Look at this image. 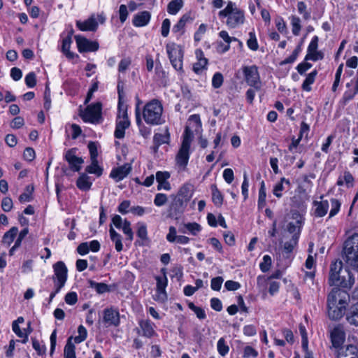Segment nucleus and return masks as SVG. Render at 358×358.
I'll return each instance as SVG.
<instances>
[{
	"instance_id": "2",
	"label": "nucleus",
	"mask_w": 358,
	"mask_h": 358,
	"mask_svg": "<svg viewBox=\"0 0 358 358\" xmlns=\"http://www.w3.org/2000/svg\"><path fill=\"white\" fill-rule=\"evenodd\" d=\"M343 264L341 260L336 259L330 264L328 283L330 286H335L341 289L350 290L355 282L353 273L349 268H345L346 275H341Z\"/></svg>"
},
{
	"instance_id": "16",
	"label": "nucleus",
	"mask_w": 358,
	"mask_h": 358,
	"mask_svg": "<svg viewBox=\"0 0 358 358\" xmlns=\"http://www.w3.org/2000/svg\"><path fill=\"white\" fill-rule=\"evenodd\" d=\"M185 203L178 196H172V200L166 209L168 218L178 220L184 212Z\"/></svg>"
},
{
	"instance_id": "50",
	"label": "nucleus",
	"mask_w": 358,
	"mask_h": 358,
	"mask_svg": "<svg viewBox=\"0 0 358 358\" xmlns=\"http://www.w3.org/2000/svg\"><path fill=\"white\" fill-rule=\"evenodd\" d=\"M292 31L294 36H299L301 29V20L296 15H292L290 17Z\"/></svg>"
},
{
	"instance_id": "40",
	"label": "nucleus",
	"mask_w": 358,
	"mask_h": 358,
	"mask_svg": "<svg viewBox=\"0 0 358 358\" xmlns=\"http://www.w3.org/2000/svg\"><path fill=\"white\" fill-rule=\"evenodd\" d=\"M302 44H303V40H301V41L296 46V48L293 50L292 53L289 57H287V58H285V59L282 60L280 62V64H279L280 66H284L287 64L294 63L296 60L299 55L301 53V52L302 50V48H301Z\"/></svg>"
},
{
	"instance_id": "29",
	"label": "nucleus",
	"mask_w": 358,
	"mask_h": 358,
	"mask_svg": "<svg viewBox=\"0 0 358 358\" xmlns=\"http://www.w3.org/2000/svg\"><path fill=\"white\" fill-rule=\"evenodd\" d=\"M129 126L130 121L129 119H116L114 137L117 139L123 138L125 136V131Z\"/></svg>"
},
{
	"instance_id": "39",
	"label": "nucleus",
	"mask_w": 358,
	"mask_h": 358,
	"mask_svg": "<svg viewBox=\"0 0 358 358\" xmlns=\"http://www.w3.org/2000/svg\"><path fill=\"white\" fill-rule=\"evenodd\" d=\"M18 233V228L17 227H12L9 230L6 231L2 237V243L10 246L14 241Z\"/></svg>"
},
{
	"instance_id": "46",
	"label": "nucleus",
	"mask_w": 358,
	"mask_h": 358,
	"mask_svg": "<svg viewBox=\"0 0 358 358\" xmlns=\"http://www.w3.org/2000/svg\"><path fill=\"white\" fill-rule=\"evenodd\" d=\"M183 6L182 0H171L167 5V12L170 15H176Z\"/></svg>"
},
{
	"instance_id": "17",
	"label": "nucleus",
	"mask_w": 358,
	"mask_h": 358,
	"mask_svg": "<svg viewBox=\"0 0 358 358\" xmlns=\"http://www.w3.org/2000/svg\"><path fill=\"white\" fill-rule=\"evenodd\" d=\"M103 323L106 327H117L120 324V315L117 308L113 306L103 311Z\"/></svg>"
},
{
	"instance_id": "49",
	"label": "nucleus",
	"mask_w": 358,
	"mask_h": 358,
	"mask_svg": "<svg viewBox=\"0 0 358 358\" xmlns=\"http://www.w3.org/2000/svg\"><path fill=\"white\" fill-rule=\"evenodd\" d=\"M187 306L196 314L198 319L204 320L206 318V314L203 308L196 306L193 302H189Z\"/></svg>"
},
{
	"instance_id": "21",
	"label": "nucleus",
	"mask_w": 358,
	"mask_h": 358,
	"mask_svg": "<svg viewBox=\"0 0 358 358\" xmlns=\"http://www.w3.org/2000/svg\"><path fill=\"white\" fill-rule=\"evenodd\" d=\"M76 25L81 31H96L99 27L97 20L94 17V15H92L84 21L77 20Z\"/></svg>"
},
{
	"instance_id": "35",
	"label": "nucleus",
	"mask_w": 358,
	"mask_h": 358,
	"mask_svg": "<svg viewBox=\"0 0 358 358\" xmlns=\"http://www.w3.org/2000/svg\"><path fill=\"white\" fill-rule=\"evenodd\" d=\"M317 74L318 71L315 69L306 75V77L301 85V90L303 91L307 92L312 91L311 85L315 83Z\"/></svg>"
},
{
	"instance_id": "20",
	"label": "nucleus",
	"mask_w": 358,
	"mask_h": 358,
	"mask_svg": "<svg viewBox=\"0 0 358 358\" xmlns=\"http://www.w3.org/2000/svg\"><path fill=\"white\" fill-rule=\"evenodd\" d=\"M131 170V164L130 163H124L121 166L113 168L109 177L117 182L127 177Z\"/></svg>"
},
{
	"instance_id": "11",
	"label": "nucleus",
	"mask_w": 358,
	"mask_h": 358,
	"mask_svg": "<svg viewBox=\"0 0 358 358\" xmlns=\"http://www.w3.org/2000/svg\"><path fill=\"white\" fill-rule=\"evenodd\" d=\"M54 274L52 279L54 285L64 287L68 279V268L65 263L62 261H59L55 263L52 266Z\"/></svg>"
},
{
	"instance_id": "56",
	"label": "nucleus",
	"mask_w": 358,
	"mask_h": 358,
	"mask_svg": "<svg viewBox=\"0 0 358 358\" xmlns=\"http://www.w3.org/2000/svg\"><path fill=\"white\" fill-rule=\"evenodd\" d=\"M43 100V107L48 111L51 107V91L48 83H46L45 85Z\"/></svg>"
},
{
	"instance_id": "60",
	"label": "nucleus",
	"mask_w": 358,
	"mask_h": 358,
	"mask_svg": "<svg viewBox=\"0 0 358 358\" xmlns=\"http://www.w3.org/2000/svg\"><path fill=\"white\" fill-rule=\"evenodd\" d=\"M121 229L127 236V240L131 241L134 238V233L131 227V222L125 219L123 222V227Z\"/></svg>"
},
{
	"instance_id": "62",
	"label": "nucleus",
	"mask_w": 358,
	"mask_h": 358,
	"mask_svg": "<svg viewBox=\"0 0 358 358\" xmlns=\"http://www.w3.org/2000/svg\"><path fill=\"white\" fill-rule=\"evenodd\" d=\"M87 148L90 155V160L98 159V143L90 141Z\"/></svg>"
},
{
	"instance_id": "45",
	"label": "nucleus",
	"mask_w": 358,
	"mask_h": 358,
	"mask_svg": "<svg viewBox=\"0 0 358 358\" xmlns=\"http://www.w3.org/2000/svg\"><path fill=\"white\" fill-rule=\"evenodd\" d=\"M72 336L67 339V342L64 349V358H76V346L71 342Z\"/></svg>"
},
{
	"instance_id": "34",
	"label": "nucleus",
	"mask_w": 358,
	"mask_h": 358,
	"mask_svg": "<svg viewBox=\"0 0 358 358\" xmlns=\"http://www.w3.org/2000/svg\"><path fill=\"white\" fill-rule=\"evenodd\" d=\"M171 135L169 129L166 128L164 134L155 133L153 136V144L155 145L156 148H159L163 144H169L170 143Z\"/></svg>"
},
{
	"instance_id": "5",
	"label": "nucleus",
	"mask_w": 358,
	"mask_h": 358,
	"mask_svg": "<svg viewBox=\"0 0 358 358\" xmlns=\"http://www.w3.org/2000/svg\"><path fill=\"white\" fill-rule=\"evenodd\" d=\"M218 16L221 20L227 18L226 24L233 29L243 24L245 21L244 11L232 1L228 2L227 6L219 12Z\"/></svg>"
},
{
	"instance_id": "52",
	"label": "nucleus",
	"mask_w": 358,
	"mask_h": 358,
	"mask_svg": "<svg viewBox=\"0 0 358 358\" xmlns=\"http://www.w3.org/2000/svg\"><path fill=\"white\" fill-rule=\"evenodd\" d=\"M78 335L76 336L73 338L74 342L76 344H79V343L85 341L87 337V331L86 328L82 324L78 326Z\"/></svg>"
},
{
	"instance_id": "37",
	"label": "nucleus",
	"mask_w": 358,
	"mask_h": 358,
	"mask_svg": "<svg viewBox=\"0 0 358 358\" xmlns=\"http://www.w3.org/2000/svg\"><path fill=\"white\" fill-rule=\"evenodd\" d=\"M292 201V207L296 208V210H292V217L294 218L296 217L299 215V211H305L306 209V205L305 201L302 199L297 198L296 196H293L291 199Z\"/></svg>"
},
{
	"instance_id": "7",
	"label": "nucleus",
	"mask_w": 358,
	"mask_h": 358,
	"mask_svg": "<svg viewBox=\"0 0 358 358\" xmlns=\"http://www.w3.org/2000/svg\"><path fill=\"white\" fill-rule=\"evenodd\" d=\"M166 50L173 68L180 73H184L182 47L175 43H169L166 45Z\"/></svg>"
},
{
	"instance_id": "57",
	"label": "nucleus",
	"mask_w": 358,
	"mask_h": 358,
	"mask_svg": "<svg viewBox=\"0 0 358 358\" xmlns=\"http://www.w3.org/2000/svg\"><path fill=\"white\" fill-rule=\"evenodd\" d=\"M258 355V351L250 345H246L243 349V358H257Z\"/></svg>"
},
{
	"instance_id": "12",
	"label": "nucleus",
	"mask_w": 358,
	"mask_h": 358,
	"mask_svg": "<svg viewBox=\"0 0 358 358\" xmlns=\"http://www.w3.org/2000/svg\"><path fill=\"white\" fill-rule=\"evenodd\" d=\"M124 83L120 78L117 80V91L118 96V102H117V114L116 119H129L127 109L128 106L125 103L124 97L125 94L124 92Z\"/></svg>"
},
{
	"instance_id": "23",
	"label": "nucleus",
	"mask_w": 358,
	"mask_h": 358,
	"mask_svg": "<svg viewBox=\"0 0 358 358\" xmlns=\"http://www.w3.org/2000/svg\"><path fill=\"white\" fill-rule=\"evenodd\" d=\"M162 275H156L155 279L156 280V292L159 294L166 295V288L168 286V278L166 276L167 269L166 268H162L160 270Z\"/></svg>"
},
{
	"instance_id": "30",
	"label": "nucleus",
	"mask_w": 358,
	"mask_h": 358,
	"mask_svg": "<svg viewBox=\"0 0 358 358\" xmlns=\"http://www.w3.org/2000/svg\"><path fill=\"white\" fill-rule=\"evenodd\" d=\"M290 187L291 182L290 180L282 177L277 182L273 187L272 192L273 195L278 199H280L283 196V191L285 189V186Z\"/></svg>"
},
{
	"instance_id": "9",
	"label": "nucleus",
	"mask_w": 358,
	"mask_h": 358,
	"mask_svg": "<svg viewBox=\"0 0 358 358\" xmlns=\"http://www.w3.org/2000/svg\"><path fill=\"white\" fill-rule=\"evenodd\" d=\"M73 34L74 29L72 25L70 24L64 31L60 34L59 36L62 38L60 51L69 60H73L79 58V55L78 54L70 50L71 45L73 43L72 37Z\"/></svg>"
},
{
	"instance_id": "47",
	"label": "nucleus",
	"mask_w": 358,
	"mask_h": 358,
	"mask_svg": "<svg viewBox=\"0 0 358 358\" xmlns=\"http://www.w3.org/2000/svg\"><path fill=\"white\" fill-rule=\"evenodd\" d=\"M266 190L265 187V182L264 180H262L260 182V187L259 189V195H258V201H257V205L259 208H263L265 207L266 203Z\"/></svg>"
},
{
	"instance_id": "53",
	"label": "nucleus",
	"mask_w": 358,
	"mask_h": 358,
	"mask_svg": "<svg viewBox=\"0 0 358 358\" xmlns=\"http://www.w3.org/2000/svg\"><path fill=\"white\" fill-rule=\"evenodd\" d=\"M12 329L13 331V332L20 338H22V342L23 343H25L27 342L28 341V336H29V334L30 333L31 330L29 331L28 333H24L22 331L19 324H17L16 322H13V324H12Z\"/></svg>"
},
{
	"instance_id": "41",
	"label": "nucleus",
	"mask_w": 358,
	"mask_h": 358,
	"mask_svg": "<svg viewBox=\"0 0 358 358\" xmlns=\"http://www.w3.org/2000/svg\"><path fill=\"white\" fill-rule=\"evenodd\" d=\"M192 194L190 193V185L189 184H184L178 190L177 195L182 199L183 203L188 202L192 198Z\"/></svg>"
},
{
	"instance_id": "3",
	"label": "nucleus",
	"mask_w": 358,
	"mask_h": 358,
	"mask_svg": "<svg viewBox=\"0 0 358 358\" xmlns=\"http://www.w3.org/2000/svg\"><path fill=\"white\" fill-rule=\"evenodd\" d=\"M163 111L162 101L157 99H152L144 105L141 111V116L146 124L157 126L164 122L162 117Z\"/></svg>"
},
{
	"instance_id": "43",
	"label": "nucleus",
	"mask_w": 358,
	"mask_h": 358,
	"mask_svg": "<svg viewBox=\"0 0 358 358\" xmlns=\"http://www.w3.org/2000/svg\"><path fill=\"white\" fill-rule=\"evenodd\" d=\"M110 239L115 243V250L117 252H121L123 250V245L122 242V236L118 234L112 227L109 229Z\"/></svg>"
},
{
	"instance_id": "26",
	"label": "nucleus",
	"mask_w": 358,
	"mask_h": 358,
	"mask_svg": "<svg viewBox=\"0 0 358 358\" xmlns=\"http://www.w3.org/2000/svg\"><path fill=\"white\" fill-rule=\"evenodd\" d=\"M151 20V13L143 10L135 14L132 19V24L135 27H143L148 25Z\"/></svg>"
},
{
	"instance_id": "42",
	"label": "nucleus",
	"mask_w": 358,
	"mask_h": 358,
	"mask_svg": "<svg viewBox=\"0 0 358 358\" xmlns=\"http://www.w3.org/2000/svg\"><path fill=\"white\" fill-rule=\"evenodd\" d=\"M89 287L95 289L97 294H101L110 291V286L104 282H97L92 280L88 281Z\"/></svg>"
},
{
	"instance_id": "13",
	"label": "nucleus",
	"mask_w": 358,
	"mask_h": 358,
	"mask_svg": "<svg viewBox=\"0 0 358 358\" xmlns=\"http://www.w3.org/2000/svg\"><path fill=\"white\" fill-rule=\"evenodd\" d=\"M138 327L136 329L138 336L146 338H152L157 336L155 330V324L150 319H141L138 320Z\"/></svg>"
},
{
	"instance_id": "22",
	"label": "nucleus",
	"mask_w": 358,
	"mask_h": 358,
	"mask_svg": "<svg viewBox=\"0 0 358 358\" xmlns=\"http://www.w3.org/2000/svg\"><path fill=\"white\" fill-rule=\"evenodd\" d=\"M141 101L138 99V102L136 105L135 108V116H136V122L139 129L140 134L144 138H147L151 134V128L143 124L142 122V118L141 116V110L139 108V103Z\"/></svg>"
},
{
	"instance_id": "8",
	"label": "nucleus",
	"mask_w": 358,
	"mask_h": 358,
	"mask_svg": "<svg viewBox=\"0 0 358 358\" xmlns=\"http://www.w3.org/2000/svg\"><path fill=\"white\" fill-rule=\"evenodd\" d=\"M102 110V103L96 101L88 104L85 110L80 113V117L85 123L99 124L103 121Z\"/></svg>"
},
{
	"instance_id": "4",
	"label": "nucleus",
	"mask_w": 358,
	"mask_h": 358,
	"mask_svg": "<svg viewBox=\"0 0 358 358\" xmlns=\"http://www.w3.org/2000/svg\"><path fill=\"white\" fill-rule=\"evenodd\" d=\"M342 255L347 265L358 271V234L349 236L343 244Z\"/></svg>"
},
{
	"instance_id": "19",
	"label": "nucleus",
	"mask_w": 358,
	"mask_h": 358,
	"mask_svg": "<svg viewBox=\"0 0 358 358\" xmlns=\"http://www.w3.org/2000/svg\"><path fill=\"white\" fill-rule=\"evenodd\" d=\"M194 17L192 16V13L188 12L183 14L178 22L173 26L172 32L176 35L177 39H179L185 33L187 24L193 22Z\"/></svg>"
},
{
	"instance_id": "14",
	"label": "nucleus",
	"mask_w": 358,
	"mask_h": 358,
	"mask_svg": "<svg viewBox=\"0 0 358 358\" xmlns=\"http://www.w3.org/2000/svg\"><path fill=\"white\" fill-rule=\"evenodd\" d=\"M78 51L80 54L96 52L99 49V43L96 41H92L81 35H75Z\"/></svg>"
},
{
	"instance_id": "36",
	"label": "nucleus",
	"mask_w": 358,
	"mask_h": 358,
	"mask_svg": "<svg viewBox=\"0 0 358 358\" xmlns=\"http://www.w3.org/2000/svg\"><path fill=\"white\" fill-rule=\"evenodd\" d=\"M91 163L85 168V172L88 174H94L97 178L102 176L103 168L99 164L98 159L90 160Z\"/></svg>"
},
{
	"instance_id": "24",
	"label": "nucleus",
	"mask_w": 358,
	"mask_h": 358,
	"mask_svg": "<svg viewBox=\"0 0 358 358\" xmlns=\"http://www.w3.org/2000/svg\"><path fill=\"white\" fill-rule=\"evenodd\" d=\"M313 206L314 208L313 209L312 215L314 217H323L327 214L329 207L327 200L313 201Z\"/></svg>"
},
{
	"instance_id": "6",
	"label": "nucleus",
	"mask_w": 358,
	"mask_h": 358,
	"mask_svg": "<svg viewBox=\"0 0 358 358\" xmlns=\"http://www.w3.org/2000/svg\"><path fill=\"white\" fill-rule=\"evenodd\" d=\"M193 138V131L189 126H186L182 134L181 146L176 155L177 162L181 166H186L188 164Z\"/></svg>"
},
{
	"instance_id": "18",
	"label": "nucleus",
	"mask_w": 358,
	"mask_h": 358,
	"mask_svg": "<svg viewBox=\"0 0 358 358\" xmlns=\"http://www.w3.org/2000/svg\"><path fill=\"white\" fill-rule=\"evenodd\" d=\"M76 151L77 148H71L64 155V159L68 162L69 169L73 172H79L84 162L82 157L76 156Z\"/></svg>"
},
{
	"instance_id": "61",
	"label": "nucleus",
	"mask_w": 358,
	"mask_h": 358,
	"mask_svg": "<svg viewBox=\"0 0 358 358\" xmlns=\"http://www.w3.org/2000/svg\"><path fill=\"white\" fill-rule=\"evenodd\" d=\"M208 59H203V61H197L193 64L192 70L196 74H201L204 69H207Z\"/></svg>"
},
{
	"instance_id": "51",
	"label": "nucleus",
	"mask_w": 358,
	"mask_h": 358,
	"mask_svg": "<svg viewBox=\"0 0 358 358\" xmlns=\"http://www.w3.org/2000/svg\"><path fill=\"white\" fill-rule=\"evenodd\" d=\"M331 202V210L329 214V218H331L336 215L341 209V201L335 198H331L330 199Z\"/></svg>"
},
{
	"instance_id": "31",
	"label": "nucleus",
	"mask_w": 358,
	"mask_h": 358,
	"mask_svg": "<svg viewBox=\"0 0 358 358\" xmlns=\"http://www.w3.org/2000/svg\"><path fill=\"white\" fill-rule=\"evenodd\" d=\"M91 178L85 173H82L76 180V184L77 187L84 192L89 191L92 185Z\"/></svg>"
},
{
	"instance_id": "27",
	"label": "nucleus",
	"mask_w": 358,
	"mask_h": 358,
	"mask_svg": "<svg viewBox=\"0 0 358 358\" xmlns=\"http://www.w3.org/2000/svg\"><path fill=\"white\" fill-rule=\"evenodd\" d=\"M357 94H358V69L357 71V78L355 80V83L354 87L352 89H347L344 92L341 99L339 101V103L343 106H346L350 101L354 99V98L356 96V95Z\"/></svg>"
},
{
	"instance_id": "63",
	"label": "nucleus",
	"mask_w": 358,
	"mask_h": 358,
	"mask_svg": "<svg viewBox=\"0 0 358 358\" xmlns=\"http://www.w3.org/2000/svg\"><path fill=\"white\" fill-rule=\"evenodd\" d=\"M224 83V77L222 73L216 72L212 78V87L215 89L220 88Z\"/></svg>"
},
{
	"instance_id": "25",
	"label": "nucleus",
	"mask_w": 358,
	"mask_h": 358,
	"mask_svg": "<svg viewBox=\"0 0 358 358\" xmlns=\"http://www.w3.org/2000/svg\"><path fill=\"white\" fill-rule=\"evenodd\" d=\"M166 238L168 242L178 244H187L190 241V238L186 236L180 235L177 236L176 228L173 226H170L169 228V233L166 234Z\"/></svg>"
},
{
	"instance_id": "32",
	"label": "nucleus",
	"mask_w": 358,
	"mask_h": 358,
	"mask_svg": "<svg viewBox=\"0 0 358 358\" xmlns=\"http://www.w3.org/2000/svg\"><path fill=\"white\" fill-rule=\"evenodd\" d=\"M210 190L212 194V201L214 206L217 208H220L224 203V195L218 189L216 184L210 185Z\"/></svg>"
},
{
	"instance_id": "15",
	"label": "nucleus",
	"mask_w": 358,
	"mask_h": 358,
	"mask_svg": "<svg viewBox=\"0 0 358 358\" xmlns=\"http://www.w3.org/2000/svg\"><path fill=\"white\" fill-rule=\"evenodd\" d=\"M329 338L332 347L338 350H341L343 348L346 338L344 326L341 324L336 325L330 331Z\"/></svg>"
},
{
	"instance_id": "10",
	"label": "nucleus",
	"mask_w": 358,
	"mask_h": 358,
	"mask_svg": "<svg viewBox=\"0 0 358 358\" xmlns=\"http://www.w3.org/2000/svg\"><path fill=\"white\" fill-rule=\"evenodd\" d=\"M242 72L247 85L253 87L257 91L262 89V81L258 66L255 64L251 66H243Z\"/></svg>"
},
{
	"instance_id": "1",
	"label": "nucleus",
	"mask_w": 358,
	"mask_h": 358,
	"mask_svg": "<svg viewBox=\"0 0 358 358\" xmlns=\"http://www.w3.org/2000/svg\"><path fill=\"white\" fill-rule=\"evenodd\" d=\"M348 289L334 287L327 296V315L331 320H339L346 311L350 301V294Z\"/></svg>"
},
{
	"instance_id": "28",
	"label": "nucleus",
	"mask_w": 358,
	"mask_h": 358,
	"mask_svg": "<svg viewBox=\"0 0 358 358\" xmlns=\"http://www.w3.org/2000/svg\"><path fill=\"white\" fill-rule=\"evenodd\" d=\"M171 175L168 171H157L156 173V180L158 183L157 190L165 189L170 190L171 187L170 182L168 181Z\"/></svg>"
},
{
	"instance_id": "38",
	"label": "nucleus",
	"mask_w": 358,
	"mask_h": 358,
	"mask_svg": "<svg viewBox=\"0 0 358 358\" xmlns=\"http://www.w3.org/2000/svg\"><path fill=\"white\" fill-rule=\"evenodd\" d=\"M346 320L350 324L358 326V301L350 308Z\"/></svg>"
},
{
	"instance_id": "64",
	"label": "nucleus",
	"mask_w": 358,
	"mask_h": 358,
	"mask_svg": "<svg viewBox=\"0 0 358 358\" xmlns=\"http://www.w3.org/2000/svg\"><path fill=\"white\" fill-rule=\"evenodd\" d=\"M184 227L194 236H196L201 231V225L196 222H188L185 224Z\"/></svg>"
},
{
	"instance_id": "33",
	"label": "nucleus",
	"mask_w": 358,
	"mask_h": 358,
	"mask_svg": "<svg viewBox=\"0 0 358 358\" xmlns=\"http://www.w3.org/2000/svg\"><path fill=\"white\" fill-rule=\"evenodd\" d=\"M355 178L349 171H345L343 176H340L336 181L337 186H343L345 185L348 188L354 186Z\"/></svg>"
},
{
	"instance_id": "48",
	"label": "nucleus",
	"mask_w": 358,
	"mask_h": 358,
	"mask_svg": "<svg viewBox=\"0 0 358 358\" xmlns=\"http://www.w3.org/2000/svg\"><path fill=\"white\" fill-rule=\"evenodd\" d=\"M248 35L249 38L246 42L248 48L252 51H257L259 48V44L255 31H250Z\"/></svg>"
},
{
	"instance_id": "54",
	"label": "nucleus",
	"mask_w": 358,
	"mask_h": 358,
	"mask_svg": "<svg viewBox=\"0 0 358 358\" xmlns=\"http://www.w3.org/2000/svg\"><path fill=\"white\" fill-rule=\"evenodd\" d=\"M188 122L189 125L194 128L195 131L201 129L202 123L199 114L191 115L188 119Z\"/></svg>"
},
{
	"instance_id": "58",
	"label": "nucleus",
	"mask_w": 358,
	"mask_h": 358,
	"mask_svg": "<svg viewBox=\"0 0 358 358\" xmlns=\"http://www.w3.org/2000/svg\"><path fill=\"white\" fill-rule=\"evenodd\" d=\"M297 10L299 14L303 15V18L308 20L310 18L311 13L307 10V6L303 1H299L297 3Z\"/></svg>"
},
{
	"instance_id": "44",
	"label": "nucleus",
	"mask_w": 358,
	"mask_h": 358,
	"mask_svg": "<svg viewBox=\"0 0 358 358\" xmlns=\"http://www.w3.org/2000/svg\"><path fill=\"white\" fill-rule=\"evenodd\" d=\"M34 192V185H28L26 186L24 192L22 193L18 199L20 203L29 202L34 199L33 193Z\"/></svg>"
},
{
	"instance_id": "59",
	"label": "nucleus",
	"mask_w": 358,
	"mask_h": 358,
	"mask_svg": "<svg viewBox=\"0 0 358 358\" xmlns=\"http://www.w3.org/2000/svg\"><path fill=\"white\" fill-rule=\"evenodd\" d=\"M271 257L268 255H265L263 257L262 262L259 264V268L263 273H266L271 268Z\"/></svg>"
},
{
	"instance_id": "55",
	"label": "nucleus",
	"mask_w": 358,
	"mask_h": 358,
	"mask_svg": "<svg viewBox=\"0 0 358 358\" xmlns=\"http://www.w3.org/2000/svg\"><path fill=\"white\" fill-rule=\"evenodd\" d=\"M217 348L218 353L222 357L227 355L229 351V347L227 344L224 338H220L218 340L217 343Z\"/></svg>"
}]
</instances>
